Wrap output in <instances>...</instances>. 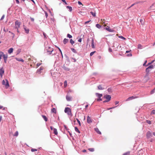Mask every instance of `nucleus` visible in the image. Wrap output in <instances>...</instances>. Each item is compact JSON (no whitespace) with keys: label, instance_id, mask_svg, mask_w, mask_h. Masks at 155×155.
<instances>
[{"label":"nucleus","instance_id":"35","mask_svg":"<svg viewBox=\"0 0 155 155\" xmlns=\"http://www.w3.org/2000/svg\"><path fill=\"white\" fill-rule=\"evenodd\" d=\"M70 41L72 45H73L74 43V41L72 39H71Z\"/></svg>","mask_w":155,"mask_h":155},{"label":"nucleus","instance_id":"46","mask_svg":"<svg viewBox=\"0 0 155 155\" xmlns=\"http://www.w3.org/2000/svg\"><path fill=\"white\" fill-rule=\"evenodd\" d=\"M37 149H36L32 148L31 150V151L32 152H33L35 151H37Z\"/></svg>","mask_w":155,"mask_h":155},{"label":"nucleus","instance_id":"25","mask_svg":"<svg viewBox=\"0 0 155 155\" xmlns=\"http://www.w3.org/2000/svg\"><path fill=\"white\" fill-rule=\"evenodd\" d=\"M42 116L44 119V120L45 121H47L48 120V119L44 115H42Z\"/></svg>","mask_w":155,"mask_h":155},{"label":"nucleus","instance_id":"52","mask_svg":"<svg viewBox=\"0 0 155 155\" xmlns=\"http://www.w3.org/2000/svg\"><path fill=\"white\" fill-rule=\"evenodd\" d=\"M4 17H5V15H4L2 17L0 20H3L4 19Z\"/></svg>","mask_w":155,"mask_h":155},{"label":"nucleus","instance_id":"56","mask_svg":"<svg viewBox=\"0 0 155 155\" xmlns=\"http://www.w3.org/2000/svg\"><path fill=\"white\" fill-rule=\"evenodd\" d=\"M108 51H109V52H112V49L110 48L109 49H108Z\"/></svg>","mask_w":155,"mask_h":155},{"label":"nucleus","instance_id":"19","mask_svg":"<svg viewBox=\"0 0 155 155\" xmlns=\"http://www.w3.org/2000/svg\"><path fill=\"white\" fill-rule=\"evenodd\" d=\"M68 42V39L64 38L63 40V43L64 44H66Z\"/></svg>","mask_w":155,"mask_h":155},{"label":"nucleus","instance_id":"57","mask_svg":"<svg viewBox=\"0 0 155 155\" xmlns=\"http://www.w3.org/2000/svg\"><path fill=\"white\" fill-rule=\"evenodd\" d=\"M78 42H81V41H82V38H79V39L78 40Z\"/></svg>","mask_w":155,"mask_h":155},{"label":"nucleus","instance_id":"23","mask_svg":"<svg viewBox=\"0 0 155 155\" xmlns=\"http://www.w3.org/2000/svg\"><path fill=\"white\" fill-rule=\"evenodd\" d=\"M51 111L52 112L54 113L55 114L56 113V110L55 108H53L51 110Z\"/></svg>","mask_w":155,"mask_h":155},{"label":"nucleus","instance_id":"16","mask_svg":"<svg viewBox=\"0 0 155 155\" xmlns=\"http://www.w3.org/2000/svg\"><path fill=\"white\" fill-rule=\"evenodd\" d=\"M53 133L55 135H57L58 134V131L56 128L53 129Z\"/></svg>","mask_w":155,"mask_h":155},{"label":"nucleus","instance_id":"53","mask_svg":"<svg viewBox=\"0 0 155 155\" xmlns=\"http://www.w3.org/2000/svg\"><path fill=\"white\" fill-rule=\"evenodd\" d=\"M140 22L141 23V24H143V19H140Z\"/></svg>","mask_w":155,"mask_h":155},{"label":"nucleus","instance_id":"18","mask_svg":"<svg viewBox=\"0 0 155 155\" xmlns=\"http://www.w3.org/2000/svg\"><path fill=\"white\" fill-rule=\"evenodd\" d=\"M15 59L17 61H19L24 62V60L21 58H15Z\"/></svg>","mask_w":155,"mask_h":155},{"label":"nucleus","instance_id":"51","mask_svg":"<svg viewBox=\"0 0 155 155\" xmlns=\"http://www.w3.org/2000/svg\"><path fill=\"white\" fill-rule=\"evenodd\" d=\"M147 60H146V61H145V62H144V64H143V66H146V65H147V64H146V63H147Z\"/></svg>","mask_w":155,"mask_h":155},{"label":"nucleus","instance_id":"9","mask_svg":"<svg viewBox=\"0 0 155 155\" xmlns=\"http://www.w3.org/2000/svg\"><path fill=\"white\" fill-rule=\"evenodd\" d=\"M8 57V55L7 54H5L4 55V57H3L4 59V61L5 63H7V58Z\"/></svg>","mask_w":155,"mask_h":155},{"label":"nucleus","instance_id":"27","mask_svg":"<svg viewBox=\"0 0 155 155\" xmlns=\"http://www.w3.org/2000/svg\"><path fill=\"white\" fill-rule=\"evenodd\" d=\"M5 55V54H4L3 52H2V51H0V58H1L2 57H3L4 55Z\"/></svg>","mask_w":155,"mask_h":155},{"label":"nucleus","instance_id":"48","mask_svg":"<svg viewBox=\"0 0 155 155\" xmlns=\"http://www.w3.org/2000/svg\"><path fill=\"white\" fill-rule=\"evenodd\" d=\"M45 16L46 17V18H47L48 17V14L47 12H45Z\"/></svg>","mask_w":155,"mask_h":155},{"label":"nucleus","instance_id":"12","mask_svg":"<svg viewBox=\"0 0 155 155\" xmlns=\"http://www.w3.org/2000/svg\"><path fill=\"white\" fill-rule=\"evenodd\" d=\"M96 95L99 98H101L102 96L103 95L102 94H101L98 93H96Z\"/></svg>","mask_w":155,"mask_h":155},{"label":"nucleus","instance_id":"41","mask_svg":"<svg viewBox=\"0 0 155 155\" xmlns=\"http://www.w3.org/2000/svg\"><path fill=\"white\" fill-rule=\"evenodd\" d=\"M88 150L91 152H93L94 150V149L93 148H90L88 149Z\"/></svg>","mask_w":155,"mask_h":155},{"label":"nucleus","instance_id":"15","mask_svg":"<svg viewBox=\"0 0 155 155\" xmlns=\"http://www.w3.org/2000/svg\"><path fill=\"white\" fill-rule=\"evenodd\" d=\"M91 46L92 48H94V40L93 38H92L91 40Z\"/></svg>","mask_w":155,"mask_h":155},{"label":"nucleus","instance_id":"26","mask_svg":"<svg viewBox=\"0 0 155 155\" xmlns=\"http://www.w3.org/2000/svg\"><path fill=\"white\" fill-rule=\"evenodd\" d=\"M74 129H75V131L76 132H77L78 133H80V131L78 130V129L77 127H74Z\"/></svg>","mask_w":155,"mask_h":155},{"label":"nucleus","instance_id":"60","mask_svg":"<svg viewBox=\"0 0 155 155\" xmlns=\"http://www.w3.org/2000/svg\"><path fill=\"white\" fill-rule=\"evenodd\" d=\"M78 3L79 5H82V3L81 2H80V1H78Z\"/></svg>","mask_w":155,"mask_h":155},{"label":"nucleus","instance_id":"42","mask_svg":"<svg viewBox=\"0 0 155 155\" xmlns=\"http://www.w3.org/2000/svg\"><path fill=\"white\" fill-rule=\"evenodd\" d=\"M155 114V110H153L151 112L150 114Z\"/></svg>","mask_w":155,"mask_h":155},{"label":"nucleus","instance_id":"10","mask_svg":"<svg viewBox=\"0 0 155 155\" xmlns=\"http://www.w3.org/2000/svg\"><path fill=\"white\" fill-rule=\"evenodd\" d=\"M4 72V71L3 69V68H0V76H1V77H2Z\"/></svg>","mask_w":155,"mask_h":155},{"label":"nucleus","instance_id":"50","mask_svg":"<svg viewBox=\"0 0 155 155\" xmlns=\"http://www.w3.org/2000/svg\"><path fill=\"white\" fill-rule=\"evenodd\" d=\"M95 52V51H93V52H91L90 54V56H92Z\"/></svg>","mask_w":155,"mask_h":155},{"label":"nucleus","instance_id":"62","mask_svg":"<svg viewBox=\"0 0 155 155\" xmlns=\"http://www.w3.org/2000/svg\"><path fill=\"white\" fill-rule=\"evenodd\" d=\"M16 2L18 4H19V2L18 0H15Z\"/></svg>","mask_w":155,"mask_h":155},{"label":"nucleus","instance_id":"37","mask_svg":"<svg viewBox=\"0 0 155 155\" xmlns=\"http://www.w3.org/2000/svg\"><path fill=\"white\" fill-rule=\"evenodd\" d=\"M107 91L109 92H112V89L111 87L107 89Z\"/></svg>","mask_w":155,"mask_h":155},{"label":"nucleus","instance_id":"22","mask_svg":"<svg viewBox=\"0 0 155 155\" xmlns=\"http://www.w3.org/2000/svg\"><path fill=\"white\" fill-rule=\"evenodd\" d=\"M66 8L68 9H69V11L70 12H71L72 10V8L71 7V6H66Z\"/></svg>","mask_w":155,"mask_h":155},{"label":"nucleus","instance_id":"6","mask_svg":"<svg viewBox=\"0 0 155 155\" xmlns=\"http://www.w3.org/2000/svg\"><path fill=\"white\" fill-rule=\"evenodd\" d=\"M15 28L16 29H18V28L20 27L21 25V23L18 22V21H16L15 22Z\"/></svg>","mask_w":155,"mask_h":155},{"label":"nucleus","instance_id":"2","mask_svg":"<svg viewBox=\"0 0 155 155\" xmlns=\"http://www.w3.org/2000/svg\"><path fill=\"white\" fill-rule=\"evenodd\" d=\"M103 97L104 98H105L106 99V100L103 101L104 103L108 102L110 101L111 99V96L109 95H104Z\"/></svg>","mask_w":155,"mask_h":155},{"label":"nucleus","instance_id":"34","mask_svg":"<svg viewBox=\"0 0 155 155\" xmlns=\"http://www.w3.org/2000/svg\"><path fill=\"white\" fill-rule=\"evenodd\" d=\"M137 48L140 49H142V45L140 44H138L137 46Z\"/></svg>","mask_w":155,"mask_h":155},{"label":"nucleus","instance_id":"63","mask_svg":"<svg viewBox=\"0 0 155 155\" xmlns=\"http://www.w3.org/2000/svg\"><path fill=\"white\" fill-rule=\"evenodd\" d=\"M119 103V102L118 101H116L115 103L116 105H117Z\"/></svg>","mask_w":155,"mask_h":155},{"label":"nucleus","instance_id":"1","mask_svg":"<svg viewBox=\"0 0 155 155\" xmlns=\"http://www.w3.org/2000/svg\"><path fill=\"white\" fill-rule=\"evenodd\" d=\"M45 49L47 51V52L48 53L49 55L51 54L52 52L53 51V49L51 47L48 46H45Z\"/></svg>","mask_w":155,"mask_h":155},{"label":"nucleus","instance_id":"28","mask_svg":"<svg viewBox=\"0 0 155 155\" xmlns=\"http://www.w3.org/2000/svg\"><path fill=\"white\" fill-rule=\"evenodd\" d=\"M71 50L74 53H77V51H76L74 48H71Z\"/></svg>","mask_w":155,"mask_h":155},{"label":"nucleus","instance_id":"29","mask_svg":"<svg viewBox=\"0 0 155 155\" xmlns=\"http://www.w3.org/2000/svg\"><path fill=\"white\" fill-rule=\"evenodd\" d=\"M154 67V65L153 64H152V65H150L149 66H148V68H149V69H152Z\"/></svg>","mask_w":155,"mask_h":155},{"label":"nucleus","instance_id":"54","mask_svg":"<svg viewBox=\"0 0 155 155\" xmlns=\"http://www.w3.org/2000/svg\"><path fill=\"white\" fill-rule=\"evenodd\" d=\"M11 34H12L13 35V36L12 37V38H13L15 36V34L12 32H11Z\"/></svg>","mask_w":155,"mask_h":155},{"label":"nucleus","instance_id":"58","mask_svg":"<svg viewBox=\"0 0 155 155\" xmlns=\"http://www.w3.org/2000/svg\"><path fill=\"white\" fill-rule=\"evenodd\" d=\"M91 21V20H89V21H87L85 22V24H86L87 23H89Z\"/></svg>","mask_w":155,"mask_h":155},{"label":"nucleus","instance_id":"30","mask_svg":"<svg viewBox=\"0 0 155 155\" xmlns=\"http://www.w3.org/2000/svg\"><path fill=\"white\" fill-rule=\"evenodd\" d=\"M90 13L91 15H92L94 17H95L96 16V13L95 12H91Z\"/></svg>","mask_w":155,"mask_h":155},{"label":"nucleus","instance_id":"7","mask_svg":"<svg viewBox=\"0 0 155 155\" xmlns=\"http://www.w3.org/2000/svg\"><path fill=\"white\" fill-rule=\"evenodd\" d=\"M103 28L104 29H105L107 31L110 32H113L114 31V30L113 29H110V27L109 26H107V27L104 28V27H103Z\"/></svg>","mask_w":155,"mask_h":155},{"label":"nucleus","instance_id":"64","mask_svg":"<svg viewBox=\"0 0 155 155\" xmlns=\"http://www.w3.org/2000/svg\"><path fill=\"white\" fill-rule=\"evenodd\" d=\"M51 20L53 21H54L55 19L54 18H51Z\"/></svg>","mask_w":155,"mask_h":155},{"label":"nucleus","instance_id":"24","mask_svg":"<svg viewBox=\"0 0 155 155\" xmlns=\"http://www.w3.org/2000/svg\"><path fill=\"white\" fill-rule=\"evenodd\" d=\"M96 27L98 28H102V26L99 24H97L96 25Z\"/></svg>","mask_w":155,"mask_h":155},{"label":"nucleus","instance_id":"13","mask_svg":"<svg viewBox=\"0 0 155 155\" xmlns=\"http://www.w3.org/2000/svg\"><path fill=\"white\" fill-rule=\"evenodd\" d=\"M13 49L12 48H10L8 51V53L9 54H11L13 51Z\"/></svg>","mask_w":155,"mask_h":155},{"label":"nucleus","instance_id":"49","mask_svg":"<svg viewBox=\"0 0 155 155\" xmlns=\"http://www.w3.org/2000/svg\"><path fill=\"white\" fill-rule=\"evenodd\" d=\"M102 99L101 98H99L98 99H97V101H102Z\"/></svg>","mask_w":155,"mask_h":155},{"label":"nucleus","instance_id":"44","mask_svg":"<svg viewBox=\"0 0 155 155\" xmlns=\"http://www.w3.org/2000/svg\"><path fill=\"white\" fill-rule=\"evenodd\" d=\"M63 68L64 70H65L66 71H69L70 70V69L69 68H68L67 67H64Z\"/></svg>","mask_w":155,"mask_h":155},{"label":"nucleus","instance_id":"36","mask_svg":"<svg viewBox=\"0 0 155 155\" xmlns=\"http://www.w3.org/2000/svg\"><path fill=\"white\" fill-rule=\"evenodd\" d=\"M64 130H65L68 131L69 130V129L67 128V126L66 125H64Z\"/></svg>","mask_w":155,"mask_h":155},{"label":"nucleus","instance_id":"40","mask_svg":"<svg viewBox=\"0 0 155 155\" xmlns=\"http://www.w3.org/2000/svg\"><path fill=\"white\" fill-rule=\"evenodd\" d=\"M67 37L69 38H71L72 37V36L69 34H67Z\"/></svg>","mask_w":155,"mask_h":155},{"label":"nucleus","instance_id":"21","mask_svg":"<svg viewBox=\"0 0 155 155\" xmlns=\"http://www.w3.org/2000/svg\"><path fill=\"white\" fill-rule=\"evenodd\" d=\"M99 90H103L104 88H103L101 85H100L97 86Z\"/></svg>","mask_w":155,"mask_h":155},{"label":"nucleus","instance_id":"17","mask_svg":"<svg viewBox=\"0 0 155 155\" xmlns=\"http://www.w3.org/2000/svg\"><path fill=\"white\" fill-rule=\"evenodd\" d=\"M43 69V67H41L39 69H38L37 70V72H39L40 73H41V71Z\"/></svg>","mask_w":155,"mask_h":155},{"label":"nucleus","instance_id":"47","mask_svg":"<svg viewBox=\"0 0 155 155\" xmlns=\"http://www.w3.org/2000/svg\"><path fill=\"white\" fill-rule=\"evenodd\" d=\"M76 120H77V122H78L79 126H80L81 125V123H80V120L78 119H77V118L76 119Z\"/></svg>","mask_w":155,"mask_h":155},{"label":"nucleus","instance_id":"4","mask_svg":"<svg viewBox=\"0 0 155 155\" xmlns=\"http://www.w3.org/2000/svg\"><path fill=\"white\" fill-rule=\"evenodd\" d=\"M64 112L67 113L68 115L72 116V114L71 112V109L70 108L67 107H66L64 110Z\"/></svg>","mask_w":155,"mask_h":155},{"label":"nucleus","instance_id":"3","mask_svg":"<svg viewBox=\"0 0 155 155\" xmlns=\"http://www.w3.org/2000/svg\"><path fill=\"white\" fill-rule=\"evenodd\" d=\"M2 83L3 85H4L5 86V87L7 89L8 88L9 86L8 81L7 79L3 80L2 81Z\"/></svg>","mask_w":155,"mask_h":155},{"label":"nucleus","instance_id":"33","mask_svg":"<svg viewBox=\"0 0 155 155\" xmlns=\"http://www.w3.org/2000/svg\"><path fill=\"white\" fill-rule=\"evenodd\" d=\"M149 69H150L149 68H148V67L146 69V73L147 74H148L150 71V70Z\"/></svg>","mask_w":155,"mask_h":155},{"label":"nucleus","instance_id":"32","mask_svg":"<svg viewBox=\"0 0 155 155\" xmlns=\"http://www.w3.org/2000/svg\"><path fill=\"white\" fill-rule=\"evenodd\" d=\"M43 35L44 36V38L45 39H47V35H46V34L44 32H43Z\"/></svg>","mask_w":155,"mask_h":155},{"label":"nucleus","instance_id":"11","mask_svg":"<svg viewBox=\"0 0 155 155\" xmlns=\"http://www.w3.org/2000/svg\"><path fill=\"white\" fill-rule=\"evenodd\" d=\"M137 97H134V96H132L131 97H129L127 99V101H130L133 99H134L135 98H136Z\"/></svg>","mask_w":155,"mask_h":155},{"label":"nucleus","instance_id":"38","mask_svg":"<svg viewBox=\"0 0 155 155\" xmlns=\"http://www.w3.org/2000/svg\"><path fill=\"white\" fill-rule=\"evenodd\" d=\"M118 38H121L124 40H125L126 39L124 37H123V36H119Z\"/></svg>","mask_w":155,"mask_h":155},{"label":"nucleus","instance_id":"55","mask_svg":"<svg viewBox=\"0 0 155 155\" xmlns=\"http://www.w3.org/2000/svg\"><path fill=\"white\" fill-rule=\"evenodd\" d=\"M30 18L32 21H34V19L33 18H31V17H30Z\"/></svg>","mask_w":155,"mask_h":155},{"label":"nucleus","instance_id":"39","mask_svg":"<svg viewBox=\"0 0 155 155\" xmlns=\"http://www.w3.org/2000/svg\"><path fill=\"white\" fill-rule=\"evenodd\" d=\"M130 153V152L129 151L127 152L124 153L123 155H129Z\"/></svg>","mask_w":155,"mask_h":155},{"label":"nucleus","instance_id":"8","mask_svg":"<svg viewBox=\"0 0 155 155\" xmlns=\"http://www.w3.org/2000/svg\"><path fill=\"white\" fill-rule=\"evenodd\" d=\"M93 120L91 119V118L88 116L87 117V122L88 124H90L92 122Z\"/></svg>","mask_w":155,"mask_h":155},{"label":"nucleus","instance_id":"61","mask_svg":"<svg viewBox=\"0 0 155 155\" xmlns=\"http://www.w3.org/2000/svg\"><path fill=\"white\" fill-rule=\"evenodd\" d=\"M41 64V63H37V67H38L39 66H40Z\"/></svg>","mask_w":155,"mask_h":155},{"label":"nucleus","instance_id":"45","mask_svg":"<svg viewBox=\"0 0 155 155\" xmlns=\"http://www.w3.org/2000/svg\"><path fill=\"white\" fill-rule=\"evenodd\" d=\"M146 122L147 123L149 124H151V122L149 120H146Z\"/></svg>","mask_w":155,"mask_h":155},{"label":"nucleus","instance_id":"59","mask_svg":"<svg viewBox=\"0 0 155 155\" xmlns=\"http://www.w3.org/2000/svg\"><path fill=\"white\" fill-rule=\"evenodd\" d=\"M72 59L73 60V61L74 62H75L76 61V59L75 58H72Z\"/></svg>","mask_w":155,"mask_h":155},{"label":"nucleus","instance_id":"5","mask_svg":"<svg viewBox=\"0 0 155 155\" xmlns=\"http://www.w3.org/2000/svg\"><path fill=\"white\" fill-rule=\"evenodd\" d=\"M146 136L147 138L148 139L151 137L152 136V132L150 131H148L147 133Z\"/></svg>","mask_w":155,"mask_h":155},{"label":"nucleus","instance_id":"20","mask_svg":"<svg viewBox=\"0 0 155 155\" xmlns=\"http://www.w3.org/2000/svg\"><path fill=\"white\" fill-rule=\"evenodd\" d=\"M66 99L67 101H70L71 100V97L68 95H67L66 96Z\"/></svg>","mask_w":155,"mask_h":155},{"label":"nucleus","instance_id":"14","mask_svg":"<svg viewBox=\"0 0 155 155\" xmlns=\"http://www.w3.org/2000/svg\"><path fill=\"white\" fill-rule=\"evenodd\" d=\"M94 130L95 131H96L97 134H101V132L99 131V129L97 128H94Z\"/></svg>","mask_w":155,"mask_h":155},{"label":"nucleus","instance_id":"31","mask_svg":"<svg viewBox=\"0 0 155 155\" xmlns=\"http://www.w3.org/2000/svg\"><path fill=\"white\" fill-rule=\"evenodd\" d=\"M25 30V32L27 34H28L29 32V29H26L25 28H24Z\"/></svg>","mask_w":155,"mask_h":155},{"label":"nucleus","instance_id":"43","mask_svg":"<svg viewBox=\"0 0 155 155\" xmlns=\"http://www.w3.org/2000/svg\"><path fill=\"white\" fill-rule=\"evenodd\" d=\"M18 131H16L15 134L14 135V136H17L18 135Z\"/></svg>","mask_w":155,"mask_h":155}]
</instances>
